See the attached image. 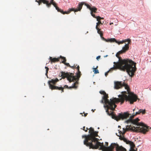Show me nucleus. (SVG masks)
Listing matches in <instances>:
<instances>
[{
	"mask_svg": "<svg viewBox=\"0 0 151 151\" xmlns=\"http://www.w3.org/2000/svg\"><path fill=\"white\" fill-rule=\"evenodd\" d=\"M87 114H88L87 113H84V116H86Z\"/></svg>",
	"mask_w": 151,
	"mask_h": 151,
	"instance_id": "58836bf2",
	"label": "nucleus"
},
{
	"mask_svg": "<svg viewBox=\"0 0 151 151\" xmlns=\"http://www.w3.org/2000/svg\"><path fill=\"white\" fill-rule=\"evenodd\" d=\"M99 93L101 94H103V95L106 93L104 91H100Z\"/></svg>",
	"mask_w": 151,
	"mask_h": 151,
	"instance_id": "c85d7f7f",
	"label": "nucleus"
},
{
	"mask_svg": "<svg viewBox=\"0 0 151 151\" xmlns=\"http://www.w3.org/2000/svg\"><path fill=\"white\" fill-rule=\"evenodd\" d=\"M145 109L144 110L140 109L139 110L136 112L135 114H134L135 116L140 114L141 113H142V114H144L145 113Z\"/></svg>",
	"mask_w": 151,
	"mask_h": 151,
	"instance_id": "4468645a",
	"label": "nucleus"
},
{
	"mask_svg": "<svg viewBox=\"0 0 151 151\" xmlns=\"http://www.w3.org/2000/svg\"><path fill=\"white\" fill-rule=\"evenodd\" d=\"M106 57L107 56V55H106Z\"/></svg>",
	"mask_w": 151,
	"mask_h": 151,
	"instance_id": "a18cd8bd",
	"label": "nucleus"
},
{
	"mask_svg": "<svg viewBox=\"0 0 151 151\" xmlns=\"http://www.w3.org/2000/svg\"><path fill=\"white\" fill-rule=\"evenodd\" d=\"M52 4L55 7L56 10H57L58 12H59L61 10L57 6V4L55 1L49 3L48 8L50 7L51 6V5Z\"/></svg>",
	"mask_w": 151,
	"mask_h": 151,
	"instance_id": "9d476101",
	"label": "nucleus"
},
{
	"mask_svg": "<svg viewBox=\"0 0 151 151\" xmlns=\"http://www.w3.org/2000/svg\"><path fill=\"white\" fill-rule=\"evenodd\" d=\"M129 143L128 144L130 145V149H134V147H135V145L133 142L130 141L129 142Z\"/></svg>",
	"mask_w": 151,
	"mask_h": 151,
	"instance_id": "6ab92c4d",
	"label": "nucleus"
},
{
	"mask_svg": "<svg viewBox=\"0 0 151 151\" xmlns=\"http://www.w3.org/2000/svg\"><path fill=\"white\" fill-rule=\"evenodd\" d=\"M102 39L103 40L106 42V41L107 40V39H105L104 37H103L102 36H101V37Z\"/></svg>",
	"mask_w": 151,
	"mask_h": 151,
	"instance_id": "f704fd0d",
	"label": "nucleus"
},
{
	"mask_svg": "<svg viewBox=\"0 0 151 151\" xmlns=\"http://www.w3.org/2000/svg\"><path fill=\"white\" fill-rule=\"evenodd\" d=\"M124 87L127 90V92L124 91L122 92V94L119 95L118 97L119 98H122L124 99V102L125 100L128 101L130 104H133V103L137 101L138 98L137 96L130 91L129 86L125 83L124 81H115L114 82V88L118 89Z\"/></svg>",
	"mask_w": 151,
	"mask_h": 151,
	"instance_id": "20e7f679",
	"label": "nucleus"
},
{
	"mask_svg": "<svg viewBox=\"0 0 151 151\" xmlns=\"http://www.w3.org/2000/svg\"><path fill=\"white\" fill-rule=\"evenodd\" d=\"M98 132L94 131L92 127H90L89 129V134L87 135H83L82 136V137L83 138H85V139H87L93 137H97Z\"/></svg>",
	"mask_w": 151,
	"mask_h": 151,
	"instance_id": "0eeeda50",
	"label": "nucleus"
},
{
	"mask_svg": "<svg viewBox=\"0 0 151 151\" xmlns=\"http://www.w3.org/2000/svg\"><path fill=\"white\" fill-rule=\"evenodd\" d=\"M38 1H39V0H36V1H35L36 2H38Z\"/></svg>",
	"mask_w": 151,
	"mask_h": 151,
	"instance_id": "79ce46f5",
	"label": "nucleus"
},
{
	"mask_svg": "<svg viewBox=\"0 0 151 151\" xmlns=\"http://www.w3.org/2000/svg\"><path fill=\"white\" fill-rule=\"evenodd\" d=\"M97 21H98V22L96 23V28H97V27H98V26H99V25L100 24H102L103 23H104V22H101L100 21V20H97Z\"/></svg>",
	"mask_w": 151,
	"mask_h": 151,
	"instance_id": "4be33fe9",
	"label": "nucleus"
},
{
	"mask_svg": "<svg viewBox=\"0 0 151 151\" xmlns=\"http://www.w3.org/2000/svg\"><path fill=\"white\" fill-rule=\"evenodd\" d=\"M113 24V23H112H112H110V25H111L112 24Z\"/></svg>",
	"mask_w": 151,
	"mask_h": 151,
	"instance_id": "37998d69",
	"label": "nucleus"
},
{
	"mask_svg": "<svg viewBox=\"0 0 151 151\" xmlns=\"http://www.w3.org/2000/svg\"><path fill=\"white\" fill-rule=\"evenodd\" d=\"M54 0H51L50 1V3L54 1Z\"/></svg>",
	"mask_w": 151,
	"mask_h": 151,
	"instance_id": "a19ab883",
	"label": "nucleus"
},
{
	"mask_svg": "<svg viewBox=\"0 0 151 151\" xmlns=\"http://www.w3.org/2000/svg\"><path fill=\"white\" fill-rule=\"evenodd\" d=\"M84 4V2H83L79 3L77 8L76 9L75 12L80 11L82 9L83 6Z\"/></svg>",
	"mask_w": 151,
	"mask_h": 151,
	"instance_id": "9b49d317",
	"label": "nucleus"
},
{
	"mask_svg": "<svg viewBox=\"0 0 151 151\" xmlns=\"http://www.w3.org/2000/svg\"><path fill=\"white\" fill-rule=\"evenodd\" d=\"M114 42L116 43H118V41L114 38H111L107 39V40L106 41V42Z\"/></svg>",
	"mask_w": 151,
	"mask_h": 151,
	"instance_id": "dca6fc26",
	"label": "nucleus"
},
{
	"mask_svg": "<svg viewBox=\"0 0 151 151\" xmlns=\"http://www.w3.org/2000/svg\"><path fill=\"white\" fill-rule=\"evenodd\" d=\"M59 12H60V13H62L63 14H68L70 13V10L68 11H65V12H63L62 10L61 9V10Z\"/></svg>",
	"mask_w": 151,
	"mask_h": 151,
	"instance_id": "412c9836",
	"label": "nucleus"
},
{
	"mask_svg": "<svg viewBox=\"0 0 151 151\" xmlns=\"http://www.w3.org/2000/svg\"><path fill=\"white\" fill-rule=\"evenodd\" d=\"M60 58H61L63 60L62 61V63L63 64H64L65 65H67V66L69 67H71V66L69 64V63H66L65 62L66 61V58L65 57L62 56H60Z\"/></svg>",
	"mask_w": 151,
	"mask_h": 151,
	"instance_id": "ddd939ff",
	"label": "nucleus"
},
{
	"mask_svg": "<svg viewBox=\"0 0 151 151\" xmlns=\"http://www.w3.org/2000/svg\"><path fill=\"white\" fill-rule=\"evenodd\" d=\"M91 11V13H96L97 10V9L95 6L92 7V9L90 10Z\"/></svg>",
	"mask_w": 151,
	"mask_h": 151,
	"instance_id": "2eb2a0df",
	"label": "nucleus"
},
{
	"mask_svg": "<svg viewBox=\"0 0 151 151\" xmlns=\"http://www.w3.org/2000/svg\"><path fill=\"white\" fill-rule=\"evenodd\" d=\"M108 94L106 93L102 97L101 102L102 103H105L104 107L107 108L106 112L108 115L111 116L112 119H114L117 121L120 119H123L129 117L130 114L128 112H124V114L119 113L117 116L113 114V111L115 110L116 107L115 104L119 102H121V104L123 103L124 99L122 98H112L110 99V101L108 99Z\"/></svg>",
	"mask_w": 151,
	"mask_h": 151,
	"instance_id": "f03ea898",
	"label": "nucleus"
},
{
	"mask_svg": "<svg viewBox=\"0 0 151 151\" xmlns=\"http://www.w3.org/2000/svg\"><path fill=\"white\" fill-rule=\"evenodd\" d=\"M123 140L127 144H129V142H130V141H129V140H128L127 139H126L125 138H124V139Z\"/></svg>",
	"mask_w": 151,
	"mask_h": 151,
	"instance_id": "393cba45",
	"label": "nucleus"
},
{
	"mask_svg": "<svg viewBox=\"0 0 151 151\" xmlns=\"http://www.w3.org/2000/svg\"><path fill=\"white\" fill-rule=\"evenodd\" d=\"M84 5L86 6L87 7L88 9H89L90 10L91 9H92V7H91V6L89 4H88L86 3H84Z\"/></svg>",
	"mask_w": 151,
	"mask_h": 151,
	"instance_id": "b1692460",
	"label": "nucleus"
},
{
	"mask_svg": "<svg viewBox=\"0 0 151 151\" xmlns=\"http://www.w3.org/2000/svg\"><path fill=\"white\" fill-rule=\"evenodd\" d=\"M45 68L46 69V75H47V74L48 73V71L49 70V69L47 67H46V66L45 67Z\"/></svg>",
	"mask_w": 151,
	"mask_h": 151,
	"instance_id": "cd10ccee",
	"label": "nucleus"
},
{
	"mask_svg": "<svg viewBox=\"0 0 151 151\" xmlns=\"http://www.w3.org/2000/svg\"><path fill=\"white\" fill-rule=\"evenodd\" d=\"M111 70V68H110V69L109 70H108L107 72H106L105 73V76H106L108 75V73L110 71H112L113 70Z\"/></svg>",
	"mask_w": 151,
	"mask_h": 151,
	"instance_id": "bb28decb",
	"label": "nucleus"
},
{
	"mask_svg": "<svg viewBox=\"0 0 151 151\" xmlns=\"http://www.w3.org/2000/svg\"><path fill=\"white\" fill-rule=\"evenodd\" d=\"M98 66H97L96 68H93V71L94 72V74H97L99 73V71L97 69Z\"/></svg>",
	"mask_w": 151,
	"mask_h": 151,
	"instance_id": "aec40b11",
	"label": "nucleus"
},
{
	"mask_svg": "<svg viewBox=\"0 0 151 151\" xmlns=\"http://www.w3.org/2000/svg\"><path fill=\"white\" fill-rule=\"evenodd\" d=\"M106 146H108V143L107 142H106Z\"/></svg>",
	"mask_w": 151,
	"mask_h": 151,
	"instance_id": "ea45409f",
	"label": "nucleus"
},
{
	"mask_svg": "<svg viewBox=\"0 0 151 151\" xmlns=\"http://www.w3.org/2000/svg\"><path fill=\"white\" fill-rule=\"evenodd\" d=\"M129 44H125L124 46L123 47L122 50L120 51L122 53H125L129 49Z\"/></svg>",
	"mask_w": 151,
	"mask_h": 151,
	"instance_id": "1a4fd4ad",
	"label": "nucleus"
},
{
	"mask_svg": "<svg viewBox=\"0 0 151 151\" xmlns=\"http://www.w3.org/2000/svg\"><path fill=\"white\" fill-rule=\"evenodd\" d=\"M139 120V119L138 118H136L134 120L132 119H128L126 120L125 122L127 123L131 122L137 126H142V127H137L136 128L135 127H133L134 129L133 130L145 134L147 132L149 131L150 129H151V128H150L149 127H147L146 125H144V124L142 123H138V122ZM128 127V126H127L125 129L123 128V134H124L127 131L130 130H133V128L132 127H131V126H130L129 127Z\"/></svg>",
	"mask_w": 151,
	"mask_h": 151,
	"instance_id": "423d86ee",
	"label": "nucleus"
},
{
	"mask_svg": "<svg viewBox=\"0 0 151 151\" xmlns=\"http://www.w3.org/2000/svg\"><path fill=\"white\" fill-rule=\"evenodd\" d=\"M121 54L122 53L120 51L116 54V56L119 58V61L114 62V66L111 70L119 69L124 71L126 70L129 76H133L137 70L136 63L129 59H122L119 57Z\"/></svg>",
	"mask_w": 151,
	"mask_h": 151,
	"instance_id": "7ed1b4c3",
	"label": "nucleus"
},
{
	"mask_svg": "<svg viewBox=\"0 0 151 151\" xmlns=\"http://www.w3.org/2000/svg\"><path fill=\"white\" fill-rule=\"evenodd\" d=\"M37 3H38L39 5H40V4L42 2L41 1V0H39V1H38V2Z\"/></svg>",
	"mask_w": 151,
	"mask_h": 151,
	"instance_id": "e433bc0d",
	"label": "nucleus"
},
{
	"mask_svg": "<svg viewBox=\"0 0 151 151\" xmlns=\"http://www.w3.org/2000/svg\"><path fill=\"white\" fill-rule=\"evenodd\" d=\"M104 18L103 17H101L99 16H97V20H100L101 19H103Z\"/></svg>",
	"mask_w": 151,
	"mask_h": 151,
	"instance_id": "a878e982",
	"label": "nucleus"
},
{
	"mask_svg": "<svg viewBox=\"0 0 151 151\" xmlns=\"http://www.w3.org/2000/svg\"><path fill=\"white\" fill-rule=\"evenodd\" d=\"M134 115L130 116L129 118V119H132L135 116V115L134 114Z\"/></svg>",
	"mask_w": 151,
	"mask_h": 151,
	"instance_id": "2f4dec72",
	"label": "nucleus"
},
{
	"mask_svg": "<svg viewBox=\"0 0 151 151\" xmlns=\"http://www.w3.org/2000/svg\"><path fill=\"white\" fill-rule=\"evenodd\" d=\"M60 58H61L60 56V57L57 58H52V57H50V59L51 61V63L52 64L53 63H55L58 62L59 61V60Z\"/></svg>",
	"mask_w": 151,
	"mask_h": 151,
	"instance_id": "f8f14e48",
	"label": "nucleus"
},
{
	"mask_svg": "<svg viewBox=\"0 0 151 151\" xmlns=\"http://www.w3.org/2000/svg\"><path fill=\"white\" fill-rule=\"evenodd\" d=\"M100 57H101L100 56H98L96 57V58L97 60H98V59H99L100 58Z\"/></svg>",
	"mask_w": 151,
	"mask_h": 151,
	"instance_id": "4c0bfd02",
	"label": "nucleus"
},
{
	"mask_svg": "<svg viewBox=\"0 0 151 151\" xmlns=\"http://www.w3.org/2000/svg\"><path fill=\"white\" fill-rule=\"evenodd\" d=\"M123 41H124V42H128V43L127 44H129H129L130 43V42H131V40L130 39H125L124 40H123Z\"/></svg>",
	"mask_w": 151,
	"mask_h": 151,
	"instance_id": "5701e85b",
	"label": "nucleus"
},
{
	"mask_svg": "<svg viewBox=\"0 0 151 151\" xmlns=\"http://www.w3.org/2000/svg\"><path fill=\"white\" fill-rule=\"evenodd\" d=\"M77 65H74L73 66L70 67V68L74 69L76 68L77 70V73L76 74V76H74V74L72 73H65L63 72H62L59 75L60 76L62 77V78H66L70 82L73 81L75 82L71 86L69 87L67 85H65L63 87L62 86L58 87L55 86L54 85L56 84V83L59 81V80L56 78L55 79H52L51 80L48 81V83L49 85V88L52 90H61V93L64 92V89L66 88L69 89H71L72 88L76 89L77 88L78 82L77 81H78L79 78L80 77L81 74V72L79 70V66L78 65L76 67Z\"/></svg>",
	"mask_w": 151,
	"mask_h": 151,
	"instance_id": "f257e3e1",
	"label": "nucleus"
},
{
	"mask_svg": "<svg viewBox=\"0 0 151 151\" xmlns=\"http://www.w3.org/2000/svg\"><path fill=\"white\" fill-rule=\"evenodd\" d=\"M69 10H70V12L71 11H74L75 12H75V11L76 10V9H75V8H71L69 9Z\"/></svg>",
	"mask_w": 151,
	"mask_h": 151,
	"instance_id": "c756f323",
	"label": "nucleus"
},
{
	"mask_svg": "<svg viewBox=\"0 0 151 151\" xmlns=\"http://www.w3.org/2000/svg\"><path fill=\"white\" fill-rule=\"evenodd\" d=\"M99 139L93 137L85 139L84 141V144L87 146H89L90 148L97 149L102 150L103 151H113L114 148V143H112L110 147H106L104 145L103 143L99 142Z\"/></svg>",
	"mask_w": 151,
	"mask_h": 151,
	"instance_id": "39448f33",
	"label": "nucleus"
},
{
	"mask_svg": "<svg viewBox=\"0 0 151 151\" xmlns=\"http://www.w3.org/2000/svg\"><path fill=\"white\" fill-rule=\"evenodd\" d=\"M135 109H133V111H134Z\"/></svg>",
	"mask_w": 151,
	"mask_h": 151,
	"instance_id": "c03bdc74",
	"label": "nucleus"
},
{
	"mask_svg": "<svg viewBox=\"0 0 151 151\" xmlns=\"http://www.w3.org/2000/svg\"><path fill=\"white\" fill-rule=\"evenodd\" d=\"M83 130L84 131H85L86 132H87L88 129L87 127L85 128V127H83Z\"/></svg>",
	"mask_w": 151,
	"mask_h": 151,
	"instance_id": "7c9ffc66",
	"label": "nucleus"
},
{
	"mask_svg": "<svg viewBox=\"0 0 151 151\" xmlns=\"http://www.w3.org/2000/svg\"><path fill=\"white\" fill-rule=\"evenodd\" d=\"M124 138L125 137L124 136H120L119 137V139L121 140H123L124 139Z\"/></svg>",
	"mask_w": 151,
	"mask_h": 151,
	"instance_id": "72a5a7b5",
	"label": "nucleus"
},
{
	"mask_svg": "<svg viewBox=\"0 0 151 151\" xmlns=\"http://www.w3.org/2000/svg\"><path fill=\"white\" fill-rule=\"evenodd\" d=\"M42 3L44 4H46L48 8L49 2V1L47 0H41Z\"/></svg>",
	"mask_w": 151,
	"mask_h": 151,
	"instance_id": "a211bd4d",
	"label": "nucleus"
},
{
	"mask_svg": "<svg viewBox=\"0 0 151 151\" xmlns=\"http://www.w3.org/2000/svg\"><path fill=\"white\" fill-rule=\"evenodd\" d=\"M124 41L123 40H122L121 41H120V42H118V44H122V43H124Z\"/></svg>",
	"mask_w": 151,
	"mask_h": 151,
	"instance_id": "c9c22d12",
	"label": "nucleus"
},
{
	"mask_svg": "<svg viewBox=\"0 0 151 151\" xmlns=\"http://www.w3.org/2000/svg\"><path fill=\"white\" fill-rule=\"evenodd\" d=\"M91 15L94 18H96L97 19V16H96L93 13H91Z\"/></svg>",
	"mask_w": 151,
	"mask_h": 151,
	"instance_id": "473e14b6",
	"label": "nucleus"
},
{
	"mask_svg": "<svg viewBox=\"0 0 151 151\" xmlns=\"http://www.w3.org/2000/svg\"><path fill=\"white\" fill-rule=\"evenodd\" d=\"M114 148H116V151H127L126 149L122 146H119V145L115 143H114ZM129 151H136L134 149H130Z\"/></svg>",
	"mask_w": 151,
	"mask_h": 151,
	"instance_id": "6e6552de",
	"label": "nucleus"
},
{
	"mask_svg": "<svg viewBox=\"0 0 151 151\" xmlns=\"http://www.w3.org/2000/svg\"><path fill=\"white\" fill-rule=\"evenodd\" d=\"M96 29L97 30V32L98 34L100 35V36L101 37V36H103V33L102 31L101 30V29H99L98 27L96 28Z\"/></svg>",
	"mask_w": 151,
	"mask_h": 151,
	"instance_id": "f3484780",
	"label": "nucleus"
}]
</instances>
